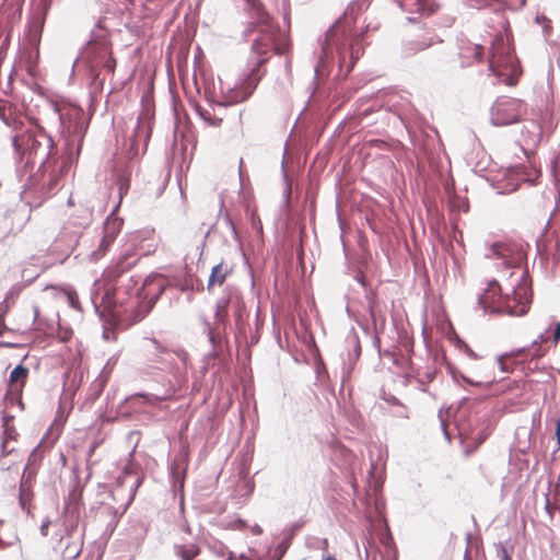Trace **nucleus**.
<instances>
[{"instance_id":"obj_21","label":"nucleus","mask_w":560,"mask_h":560,"mask_svg":"<svg viewBox=\"0 0 560 560\" xmlns=\"http://www.w3.org/2000/svg\"><path fill=\"white\" fill-rule=\"evenodd\" d=\"M552 171L556 176H560V155H558L552 164Z\"/></svg>"},{"instance_id":"obj_3","label":"nucleus","mask_w":560,"mask_h":560,"mask_svg":"<svg viewBox=\"0 0 560 560\" xmlns=\"http://www.w3.org/2000/svg\"><path fill=\"white\" fill-rule=\"evenodd\" d=\"M489 70L506 85H515L522 70L509 43L502 35L492 40L489 55Z\"/></svg>"},{"instance_id":"obj_28","label":"nucleus","mask_w":560,"mask_h":560,"mask_svg":"<svg viewBox=\"0 0 560 560\" xmlns=\"http://www.w3.org/2000/svg\"><path fill=\"white\" fill-rule=\"evenodd\" d=\"M429 46H431V43H425V44L420 45L419 49H424V48H428Z\"/></svg>"},{"instance_id":"obj_7","label":"nucleus","mask_w":560,"mask_h":560,"mask_svg":"<svg viewBox=\"0 0 560 560\" xmlns=\"http://www.w3.org/2000/svg\"><path fill=\"white\" fill-rule=\"evenodd\" d=\"M492 252L495 256L502 258L508 266L516 269L511 272V279L518 277L521 270L524 269L522 264L525 260V253L521 246L510 243H495L492 246Z\"/></svg>"},{"instance_id":"obj_33","label":"nucleus","mask_w":560,"mask_h":560,"mask_svg":"<svg viewBox=\"0 0 560 560\" xmlns=\"http://www.w3.org/2000/svg\"><path fill=\"white\" fill-rule=\"evenodd\" d=\"M69 299H70V302L73 304V294L72 293H69Z\"/></svg>"},{"instance_id":"obj_27","label":"nucleus","mask_w":560,"mask_h":560,"mask_svg":"<svg viewBox=\"0 0 560 560\" xmlns=\"http://www.w3.org/2000/svg\"><path fill=\"white\" fill-rule=\"evenodd\" d=\"M539 351V348L537 349V351L535 353L532 354L533 358H538V357H541L542 353L538 352Z\"/></svg>"},{"instance_id":"obj_35","label":"nucleus","mask_w":560,"mask_h":560,"mask_svg":"<svg viewBox=\"0 0 560 560\" xmlns=\"http://www.w3.org/2000/svg\"><path fill=\"white\" fill-rule=\"evenodd\" d=\"M140 486V479H137V487Z\"/></svg>"},{"instance_id":"obj_18","label":"nucleus","mask_w":560,"mask_h":560,"mask_svg":"<svg viewBox=\"0 0 560 560\" xmlns=\"http://www.w3.org/2000/svg\"><path fill=\"white\" fill-rule=\"evenodd\" d=\"M198 113L200 115V117L209 125V126H212V127H219L221 126L223 119L221 117H217L214 115H212L209 110L207 109H198Z\"/></svg>"},{"instance_id":"obj_11","label":"nucleus","mask_w":560,"mask_h":560,"mask_svg":"<svg viewBox=\"0 0 560 560\" xmlns=\"http://www.w3.org/2000/svg\"><path fill=\"white\" fill-rule=\"evenodd\" d=\"M22 0H3L0 5V30L10 31L21 20Z\"/></svg>"},{"instance_id":"obj_8","label":"nucleus","mask_w":560,"mask_h":560,"mask_svg":"<svg viewBox=\"0 0 560 560\" xmlns=\"http://www.w3.org/2000/svg\"><path fill=\"white\" fill-rule=\"evenodd\" d=\"M479 305L487 313L501 314L502 308L509 307V300H504L501 285L492 280L479 296Z\"/></svg>"},{"instance_id":"obj_26","label":"nucleus","mask_w":560,"mask_h":560,"mask_svg":"<svg viewBox=\"0 0 560 560\" xmlns=\"http://www.w3.org/2000/svg\"><path fill=\"white\" fill-rule=\"evenodd\" d=\"M0 117L5 121L7 125H10V122L8 121V119L4 117V110L3 108L0 107Z\"/></svg>"},{"instance_id":"obj_14","label":"nucleus","mask_w":560,"mask_h":560,"mask_svg":"<svg viewBox=\"0 0 560 560\" xmlns=\"http://www.w3.org/2000/svg\"><path fill=\"white\" fill-rule=\"evenodd\" d=\"M173 549L180 560H195L201 552L200 547L192 541L175 544Z\"/></svg>"},{"instance_id":"obj_22","label":"nucleus","mask_w":560,"mask_h":560,"mask_svg":"<svg viewBox=\"0 0 560 560\" xmlns=\"http://www.w3.org/2000/svg\"><path fill=\"white\" fill-rule=\"evenodd\" d=\"M104 66L108 71L113 72L116 67V60L114 58H109L105 61Z\"/></svg>"},{"instance_id":"obj_16","label":"nucleus","mask_w":560,"mask_h":560,"mask_svg":"<svg viewBox=\"0 0 560 560\" xmlns=\"http://www.w3.org/2000/svg\"><path fill=\"white\" fill-rule=\"evenodd\" d=\"M122 228V220L117 217H108L103 225V237L114 243Z\"/></svg>"},{"instance_id":"obj_29","label":"nucleus","mask_w":560,"mask_h":560,"mask_svg":"<svg viewBox=\"0 0 560 560\" xmlns=\"http://www.w3.org/2000/svg\"><path fill=\"white\" fill-rule=\"evenodd\" d=\"M46 529H47V524H43V526H42L43 535H47Z\"/></svg>"},{"instance_id":"obj_30","label":"nucleus","mask_w":560,"mask_h":560,"mask_svg":"<svg viewBox=\"0 0 560 560\" xmlns=\"http://www.w3.org/2000/svg\"><path fill=\"white\" fill-rule=\"evenodd\" d=\"M323 560H337V559L332 556H328V557H325Z\"/></svg>"},{"instance_id":"obj_2","label":"nucleus","mask_w":560,"mask_h":560,"mask_svg":"<svg viewBox=\"0 0 560 560\" xmlns=\"http://www.w3.org/2000/svg\"><path fill=\"white\" fill-rule=\"evenodd\" d=\"M250 8L252 16L256 20L248 24L245 30L246 36L258 33L253 39L252 50L259 57L258 66L267 61L271 51L283 54L287 44L280 30L273 25L271 16L265 10L259 0H246Z\"/></svg>"},{"instance_id":"obj_31","label":"nucleus","mask_w":560,"mask_h":560,"mask_svg":"<svg viewBox=\"0 0 560 560\" xmlns=\"http://www.w3.org/2000/svg\"><path fill=\"white\" fill-rule=\"evenodd\" d=\"M383 560H397V557H396V555H394L393 557L387 558V559L383 558Z\"/></svg>"},{"instance_id":"obj_20","label":"nucleus","mask_w":560,"mask_h":560,"mask_svg":"<svg viewBox=\"0 0 560 560\" xmlns=\"http://www.w3.org/2000/svg\"><path fill=\"white\" fill-rule=\"evenodd\" d=\"M82 551V546L80 542H73L66 546L63 550V556L68 559H75Z\"/></svg>"},{"instance_id":"obj_13","label":"nucleus","mask_w":560,"mask_h":560,"mask_svg":"<svg viewBox=\"0 0 560 560\" xmlns=\"http://www.w3.org/2000/svg\"><path fill=\"white\" fill-rule=\"evenodd\" d=\"M400 8L410 13L431 15L438 11L439 5L432 0H397Z\"/></svg>"},{"instance_id":"obj_9","label":"nucleus","mask_w":560,"mask_h":560,"mask_svg":"<svg viewBox=\"0 0 560 560\" xmlns=\"http://www.w3.org/2000/svg\"><path fill=\"white\" fill-rule=\"evenodd\" d=\"M257 86V80L248 75L240 84L222 89L221 105L232 106L246 101Z\"/></svg>"},{"instance_id":"obj_23","label":"nucleus","mask_w":560,"mask_h":560,"mask_svg":"<svg viewBox=\"0 0 560 560\" xmlns=\"http://www.w3.org/2000/svg\"><path fill=\"white\" fill-rule=\"evenodd\" d=\"M132 470H133V465H132V464H128V465L125 467V469H124V478H125L127 475L131 474V472H132Z\"/></svg>"},{"instance_id":"obj_15","label":"nucleus","mask_w":560,"mask_h":560,"mask_svg":"<svg viewBox=\"0 0 560 560\" xmlns=\"http://www.w3.org/2000/svg\"><path fill=\"white\" fill-rule=\"evenodd\" d=\"M230 272V268L228 267V265L223 262H220L212 267L207 284L208 291H211L214 287H221L226 280V277L229 276Z\"/></svg>"},{"instance_id":"obj_32","label":"nucleus","mask_w":560,"mask_h":560,"mask_svg":"<svg viewBox=\"0 0 560 560\" xmlns=\"http://www.w3.org/2000/svg\"><path fill=\"white\" fill-rule=\"evenodd\" d=\"M34 313H35V316H37V315H38L39 310H38V307H37V306H35V307H34Z\"/></svg>"},{"instance_id":"obj_4","label":"nucleus","mask_w":560,"mask_h":560,"mask_svg":"<svg viewBox=\"0 0 560 560\" xmlns=\"http://www.w3.org/2000/svg\"><path fill=\"white\" fill-rule=\"evenodd\" d=\"M516 278V285L513 287L512 294H504V300H509V307L502 308L501 314L512 316L525 315L532 303V288L526 269H522Z\"/></svg>"},{"instance_id":"obj_10","label":"nucleus","mask_w":560,"mask_h":560,"mask_svg":"<svg viewBox=\"0 0 560 560\" xmlns=\"http://www.w3.org/2000/svg\"><path fill=\"white\" fill-rule=\"evenodd\" d=\"M63 128L70 135H81L84 130V112L74 105H62L58 108Z\"/></svg>"},{"instance_id":"obj_5","label":"nucleus","mask_w":560,"mask_h":560,"mask_svg":"<svg viewBox=\"0 0 560 560\" xmlns=\"http://www.w3.org/2000/svg\"><path fill=\"white\" fill-rule=\"evenodd\" d=\"M526 114L523 101L512 97L498 98L491 108V120L497 126H508L518 122Z\"/></svg>"},{"instance_id":"obj_17","label":"nucleus","mask_w":560,"mask_h":560,"mask_svg":"<svg viewBox=\"0 0 560 560\" xmlns=\"http://www.w3.org/2000/svg\"><path fill=\"white\" fill-rule=\"evenodd\" d=\"M112 242L107 241L106 238H104L102 236L101 241H100V244H98V247L97 249H95L92 254H91V258L93 260H98L101 259L103 256H105V254L108 252L109 247L112 246Z\"/></svg>"},{"instance_id":"obj_25","label":"nucleus","mask_w":560,"mask_h":560,"mask_svg":"<svg viewBox=\"0 0 560 560\" xmlns=\"http://www.w3.org/2000/svg\"><path fill=\"white\" fill-rule=\"evenodd\" d=\"M501 560H511V557L509 556V553L506 552V550H503V551H502Z\"/></svg>"},{"instance_id":"obj_6","label":"nucleus","mask_w":560,"mask_h":560,"mask_svg":"<svg viewBox=\"0 0 560 560\" xmlns=\"http://www.w3.org/2000/svg\"><path fill=\"white\" fill-rule=\"evenodd\" d=\"M44 27V20L36 18L28 24L26 34L23 39V55L27 63V71L32 73L39 57V44L42 32Z\"/></svg>"},{"instance_id":"obj_19","label":"nucleus","mask_w":560,"mask_h":560,"mask_svg":"<svg viewBox=\"0 0 560 560\" xmlns=\"http://www.w3.org/2000/svg\"><path fill=\"white\" fill-rule=\"evenodd\" d=\"M228 304L229 301L221 299L217 304V311H215V319L219 323H224L228 317Z\"/></svg>"},{"instance_id":"obj_24","label":"nucleus","mask_w":560,"mask_h":560,"mask_svg":"<svg viewBox=\"0 0 560 560\" xmlns=\"http://www.w3.org/2000/svg\"><path fill=\"white\" fill-rule=\"evenodd\" d=\"M556 435L558 438V441L560 442V418L557 421Z\"/></svg>"},{"instance_id":"obj_1","label":"nucleus","mask_w":560,"mask_h":560,"mask_svg":"<svg viewBox=\"0 0 560 560\" xmlns=\"http://www.w3.org/2000/svg\"><path fill=\"white\" fill-rule=\"evenodd\" d=\"M30 371L23 364L15 366L9 376L7 390L3 401L0 405L2 436H1V456H8L14 453L19 432L15 428V415L13 409L23 410V390L28 380Z\"/></svg>"},{"instance_id":"obj_34","label":"nucleus","mask_w":560,"mask_h":560,"mask_svg":"<svg viewBox=\"0 0 560 560\" xmlns=\"http://www.w3.org/2000/svg\"><path fill=\"white\" fill-rule=\"evenodd\" d=\"M285 5L289 8V0H284Z\"/></svg>"},{"instance_id":"obj_12","label":"nucleus","mask_w":560,"mask_h":560,"mask_svg":"<svg viewBox=\"0 0 560 560\" xmlns=\"http://www.w3.org/2000/svg\"><path fill=\"white\" fill-rule=\"evenodd\" d=\"M485 55V47L471 42H463L458 50V60L460 68H469L481 62Z\"/></svg>"}]
</instances>
